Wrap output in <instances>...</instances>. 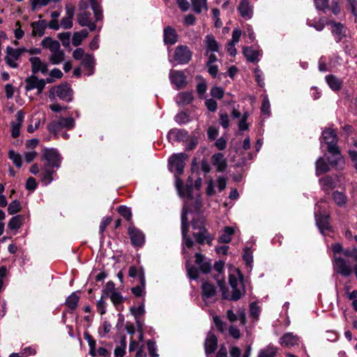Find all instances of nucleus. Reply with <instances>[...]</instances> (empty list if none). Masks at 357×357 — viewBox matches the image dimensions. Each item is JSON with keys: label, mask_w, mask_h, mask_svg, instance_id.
<instances>
[{"label": "nucleus", "mask_w": 357, "mask_h": 357, "mask_svg": "<svg viewBox=\"0 0 357 357\" xmlns=\"http://www.w3.org/2000/svg\"><path fill=\"white\" fill-rule=\"evenodd\" d=\"M63 76V73L59 68H54L50 73V77L45 79L46 83H52L54 79H60Z\"/></svg>", "instance_id": "nucleus-48"}, {"label": "nucleus", "mask_w": 357, "mask_h": 357, "mask_svg": "<svg viewBox=\"0 0 357 357\" xmlns=\"http://www.w3.org/2000/svg\"><path fill=\"white\" fill-rule=\"evenodd\" d=\"M212 163L218 172H224L227 167L226 160L222 153H217L213 155Z\"/></svg>", "instance_id": "nucleus-28"}, {"label": "nucleus", "mask_w": 357, "mask_h": 357, "mask_svg": "<svg viewBox=\"0 0 357 357\" xmlns=\"http://www.w3.org/2000/svg\"><path fill=\"white\" fill-rule=\"evenodd\" d=\"M54 93L56 96H58L61 100L70 102L72 100L73 97V90L68 84H62L59 85L55 88H53L50 91V98H51V96L54 97Z\"/></svg>", "instance_id": "nucleus-11"}, {"label": "nucleus", "mask_w": 357, "mask_h": 357, "mask_svg": "<svg viewBox=\"0 0 357 357\" xmlns=\"http://www.w3.org/2000/svg\"><path fill=\"white\" fill-rule=\"evenodd\" d=\"M82 63L85 68H87L89 70V72L87 73L88 75H91L93 73V69L95 65V59L92 55H85L83 58Z\"/></svg>", "instance_id": "nucleus-38"}, {"label": "nucleus", "mask_w": 357, "mask_h": 357, "mask_svg": "<svg viewBox=\"0 0 357 357\" xmlns=\"http://www.w3.org/2000/svg\"><path fill=\"white\" fill-rule=\"evenodd\" d=\"M194 97L192 92L185 91L179 93L175 100L178 105H185L190 104L193 100Z\"/></svg>", "instance_id": "nucleus-30"}, {"label": "nucleus", "mask_w": 357, "mask_h": 357, "mask_svg": "<svg viewBox=\"0 0 357 357\" xmlns=\"http://www.w3.org/2000/svg\"><path fill=\"white\" fill-rule=\"evenodd\" d=\"M335 268L337 272L345 277L351 273V268L342 257H335Z\"/></svg>", "instance_id": "nucleus-18"}, {"label": "nucleus", "mask_w": 357, "mask_h": 357, "mask_svg": "<svg viewBox=\"0 0 357 357\" xmlns=\"http://www.w3.org/2000/svg\"><path fill=\"white\" fill-rule=\"evenodd\" d=\"M270 107L271 105L268 96L266 95L263 96V101L261 106V113L264 115L269 116L271 114Z\"/></svg>", "instance_id": "nucleus-50"}, {"label": "nucleus", "mask_w": 357, "mask_h": 357, "mask_svg": "<svg viewBox=\"0 0 357 357\" xmlns=\"http://www.w3.org/2000/svg\"><path fill=\"white\" fill-rule=\"evenodd\" d=\"M175 185L178 193L181 197H190L192 195V185H183L182 180L177 176H175Z\"/></svg>", "instance_id": "nucleus-20"}, {"label": "nucleus", "mask_w": 357, "mask_h": 357, "mask_svg": "<svg viewBox=\"0 0 357 357\" xmlns=\"http://www.w3.org/2000/svg\"><path fill=\"white\" fill-rule=\"evenodd\" d=\"M188 158L185 153H180L172 155L169 159V168L170 171H175L178 175L183 172L185 160Z\"/></svg>", "instance_id": "nucleus-7"}, {"label": "nucleus", "mask_w": 357, "mask_h": 357, "mask_svg": "<svg viewBox=\"0 0 357 357\" xmlns=\"http://www.w3.org/2000/svg\"><path fill=\"white\" fill-rule=\"evenodd\" d=\"M195 264L203 273H208L211 269V261L207 260L205 256L199 252L195 254Z\"/></svg>", "instance_id": "nucleus-22"}, {"label": "nucleus", "mask_w": 357, "mask_h": 357, "mask_svg": "<svg viewBox=\"0 0 357 357\" xmlns=\"http://www.w3.org/2000/svg\"><path fill=\"white\" fill-rule=\"evenodd\" d=\"M323 139L327 144V150L329 153L340 158V150L337 145V137L335 131L327 128L322 132Z\"/></svg>", "instance_id": "nucleus-4"}, {"label": "nucleus", "mask_w": 357, "mask_h": 357, "mask_svg": "<svg viewBox=\"0 0 357 357\" xmlns=\"http://www.w3.org/2000/svg\"><path fill=\"white\" fill-rule=\"evenodd\" d=\"M326 81L333 91H339L342 85V81L333 75L326 76Z\"/></svg>", "instance_id": "nucleus-33"}, {"label": "nucleus", "mask_w": 357, "mask_h": 357, "mask_svg": "<svg viewBox=\"0 0 357 357\" xmlns=\"http://www.w3.org/2000/svg\"><path fill=\"white\" fill-rule=\"evenodd\" d=\"M88 31L83 29L80 31L75 32L73 34L72 43L74 46H78L81 44L82 41L88 36Z\"/></svg>", "instance_id": "nucleus-42"}, {"label": "nucleus", "mask_w": 357, "mask_h": 357, "mask_svg": "<svg viewBox=\"0 0 357 357\" xmlns=\"http://www.w3.org/2000/svg\"><path fill=\"white\" fill-rule=\"evenodd\" d=\"M261 54V52L259 50H247V60L251 62L258 61Z\"/></svg>", "instance_id": "nucleus-57"}, {"label": "nucleus", "mask_w": 357, "mask_h": 357, "mask_svg": "<svg viewBox=\"0 0 357 357\" xmlns=\"http://www.w3.org/2000/svg\"><path fill=\"white\" fill-rule=\"evenodd\" d=\"M147 347L148 351L151 357H158V354H157V347L155 342L152 340H149L147 342Z\"/></svg>", "instance_id": "nucleus-62"}, {"label": "nucleus", "mask_w": 357, "mask_h": 357, "mask_svg": "<svg viewBox=\"0 0 357 357\" xmlns=\"http://www.w3.org/2000/svg\"><path fill=\"white\" fill-rule=\"evenodd\" d=\"M235 229L233 227H225L222 234L218 238V242L221 243H228L231 241L232 236L234 234Z\"/></svg>", "instance_id": "nucleus-32"}, {"label": "nucleus", "mask_w": 357, "mask_h": 357, "mask_svg": "<svg viewBox=\"0 0 357 357\" xmlns=\"http://www.w3.org/2000/svg\"><path fill=\"white\" fill-rule=\"evenodd\" d=\"M41 45L51 52L49 61L52 64L58 65L64 61L65 53L61 49L60 43L57 40L46 37L42 40Z\"/></svg>", "instance_id": "nucleus-2"}, {"label": "nucleus", "mask_w": 357, "mask_h": 357, "mask_svg": "<svg viewBox=\"0 0 357 357\" xmlns=\"http://www.w3.org/2000/svg\"><path fill=\"white\" fill-rule=\"evenodd\" d=\"M169 79L171 82L176 86V89H182L187 84L186 77L182 71L170 70Z\"/></svg>", "instance_id": "nucleus-15"}, {"label": "nucleus", "mask_w": 357, "mask_h": 357, "mask_svg": "<svg viewBox=\"0 0 357 357\" xmlns=\"http://www.w3.org/2000/svg\"><path fill=\"white\" fill-rule=\"evenodd\" d=\"M299 338L292 333H287L280 338V343L282 347H291L298 344Z\"/></svg>", "instance_id": "nucleus-25"}, {"label": "nucleus", "mask_w": 357, "mask_h": 357, "mask_svg": "<svg viewBox=\"0 0 357 357\" xmlns=\"http://www.w3.org/2000/svg\"><path fill=\"white\" fill-rule=\"evenodd\" d=\"M75 126V121L72 116H59L56 120L52 121L47 125V130L56 137H59L63 130H72Z\"/></svg>", "instance_id": "nucleus-3"}, {"label": "nucleus", "mask_w": 357, "mask_h": 357, "mask_svg": "<svg viewBox=\"0 0 357 357\" xmlns=\"http://www.w3.org/2000/svg\"><path fill=\"white\" fill-rule=\"evenodd\" d=\"M175 121L179 124H184L188 121V116L185 112H179L176 115Z\"/></svg>", "instance_id": "nucleus-64"}, {"label": "nucleus", "mask_w": 357, "mask_h": 357, "mask_svg": "<svg viewBox=\"0 0 357 357\" xmlns=\"http://www.w3.org/2000/svg\"><path fill=\"white\" fill-rule=\"evenodd\" d=\"M20 210H21L20 202L17 199L13 201L11 203H10V204L8 205V212L10 215L15 214V213H18L19 211H20Z\"/></svg>", "instance_id": "nucleus-51"}, {"label": "nucleus", "mask_w": 357, "mask_h": 357, "mask_svg": "<svg viewBox=\"0 0 357 357\" xmlns=\"http://www.w3.org/2000/svg\"><path fill=\"white\" fill-rule=\"evenodd\" d=\"M193 237L196 242L200 245H203L205 243L208 245H211L214 238L213 236L205 228H201V230L198 232L193 233Z\"/></svg>", "instance_id": "nucleus-17"}, {"label": "nucleus", "mask_w": 357, "mask_h": 357, "mask_svg": "<svg viewBox=\"0 0 357 357\" xmlns=\"http://www.w3.org/2000/svg\"><path fill=\"white\" fill-rule=\"evenodd\" d=\"M104 296L102 295L100 299L97 302V310L100 314H104L106 312L107 303L103 299Z\"/></svg>", "instance_id": "nucleus-63"}, {"label": "nucleus", "mask_w": 357, "mask_h": 357, "mask_svg": "<svg viewBox=\"0 0 357 357\" xmlns=\"http://www.w3.org/2000/svg\"><path fill=\"white\" fill-rule=\"evenodd\" d=\"M142 272L144 273V268L142 267L137 268L135 266H131L128 270V276L132 278L137 277L139 280H140V274Z\"/></svg>", "instance_id": "nucleus-55"}, {"label": "nucleus", "mask_w": 357, "mask_h": 357, "mask_svg": "<svg viewBox=\"0 0 357 357\" xmlns=\"http://www.w3.org/2000/svg\"><path fill=\"white\" fill-rule=\"evenodd\" d=\"M330 169L328 164L322 158H319L316 162V174L320 175L328 172Z\"/></svg>", "instance_id": "nucleus-39"}, {"label": "nucleus", "mask_w": 357, "mask_h": 357, "mask_svg": "<svg viewBox=\"0 0 357 357\" xmlns=\"http://www.w3.org/2000/svg\"><path fill=\"white\" fill-rule=\"evenodd\" d=\"M146 280L144 273H141L139 284L131 289L132 293L137 297L142 296L145 294Z\"/></svg>", "instance_id": "nucleus-31"}, {"label": "nucleus", "mask_w": 357, "mask_h": 357, "mask_svg": "<svg viewBox=\"0 0 357 357\" xmlns=\"http://www.w3.org/2000/svg\"><path fill=\"white\" fill-rule=\"evenodd\" d=\"M332 197L335 204L339 206H344L347 202V196L343 192L337 190L333 192Z\"/></svg>", "instance_id": "nucleus-40"}, {"label": "nucleus", "mask_w": 357, "mask_h": 357, "mask_svg": "<svg viewBox=\"0 0 357 357\" xmlns=\"http://www.w3.org/2000/svg\"><path fill=\"white\" fill-rule=\"evenodd\" d=\"M29 61L31 64V72L33 75L40 73L43 75H45L48 73V66L47 63L43 61L38 56H32L29 59Z\"/></svg>", "instance_id": "nucleus-13"}, {"label": "nucleus", "mask_w": 357, "mask_h": 357, "mask_svg": "<svg viewBox=\"0 0 357 357\" xmlns=\"http://www.w3.org/2000/svg\"><path fill=\"white\" fill-rule=\"evenodd\" d=\"M204 44L206 49V54H208L210 52H217L219 50V45L214 36L211 34L206 36Z\"/></svg>", "instance_id": "nucleus-27"}, {"label": "nucleus", "mask_w": 357, "mask_h": 357, "mask_svg": "<svg viewBox=\"0 0 357 357\" xmlns=\"http://www.w3.org/2000/svg\"><path fill=\"white\" fill-rule=\"evenodd\" d=\"M24 113L20 110L16 114V121L12 123L11 135L13 137L16 138L20 135V128L24 121Z\"/></svg>", "instance_id": "nucleus-26"}, {"label": "nucleus", "mask_w": 357, "mask_h": 357, "mask_svg": "<svg viewBox=\"0 0 357 357\" xmlns=\"http://www.w3.org/2000/svg\"><path fill=\"white\" fill-rule=\"evenodd\" d=\"M55 171L51 169L47 166H45L42 174L41 182L43 185H47L53 181V174Z\"/></svg>", "instance_id": "nucleus-36"}, {"label": "nucleus", "mask_w": 357, "mask_h": 357, "mask_svg": "<svg viewBox=\"0 0 357 357\" xmlns=\"http://www.w3.org/2000/svg\"><path fill=\"white\" fill-rule=\"evenodd\" d=\"M316 222L320 231L324 234L325 231L330 230L329 215L326 214L317 215L315 213Z\"/></svg>", "instance_id": "nucleus-24"}, {"label": "nucleus", "mask_w": 357, "mask_h": 357, "mask_svg": "<svg viewBox=\"0 0 357 357\" xmlns=\"http://www.w3.org/2000/svg\"><path fill=\"white\" fill-rule=\"evenodd\" d=\"M42 158L47 161L46 166L48 167H60L61 157L56 149H44L42 151Z\"/></svg>", "instance_id": "nucleus-6"}, {"label": "nucleus", "mask_w": 357, "mask_h": 357, "mask_svg": "<svg viewBox=\"0 0 357 357\" xmlns=\"http://www.w3.org/2000/svg\"><path fill=\"white\" fill-rule=\"evenodd\" d=\"M46 82L43 79H39L34 75L28 77L25 79V90L29 91L37 89L38 94L40 93L45 86Z\"/></svg>", "instance_id": "nucleus-10"}, {"label": "nucleus", "mask_w": 357, "mask_h": 357, "mask_svg": "<svg viewBox=\"0 0 357 357\" xmlns=\"http://www.w3.org/2000/svg\"><path fill=\"white\" fill-rule=\"evenodd\" d=\"M128 235L132 244L135 247H142L145 242V236L144 233L131 225L128 228Z\"/></svg>", "instance_id": "nucleus-12"}, {"label": "nucleus", "mask_w": 357, "mask_h": 357, "mask_svg": "<svg viewBox=\"0 0 357 357\" xmlns=\"http://www.w3.org/2000/svg\"><path fill=\"white\" fill-rule=\"evenodd\" d=\"M319 183L321 189L326 194H328L330 190L335 187L334 179L330 176H326L319 178Z\"/></svg>", "instance_id": "nucleus-29"}, {"label": "nucleus", "mask_w": 357, "mask_h": 357, "mask_svg": "<svg viewBox=\"0 0 357 357\" xmlns=\"http://www.w3.org/2000/svg\"><path fill=\"white\" fill-rule=\"evenodd\" d=\"M115 284L112 281H109L106 283L105 289L102 290V294L104 296H108L113 292H116Z\"/></svg>", "instance_id": "nucleus-59"}, {"label": "nucleus", "mask_w": 357, "mask_h": 357, "mask_svg": "<svg viewBox=\"0 0 357 357\" xmlns=\"http://www.w3.org/2000/svg\"><path fill=\"white\" fill-rule=\"evenodd\" d=\"M188 132L183 129H172L167 134L169 142H184L188 139Z\"/></svg>", "instance_id": "nucleus-19"}, {"label": "nucleus", "mask_w": 357, "mask_h": 357, "mask_svg": "<svg viewBox=\"0 0 357 357\" xmlns=\"http://www.w3.org/2000/svg\"><path fill=\"white\" fill-rule=\"evenodd\" d=\"M26 48H13L12 47H7L6 50L5 62L12 68H17L19 66L18 61L20 60L22 54L25 52Z\"/></svg>", "instance_id": "nucleus-5"}, {"label": "nucleus", "mask_w": 357, "mask_h": 357, "mask_svg": "<svg viewBox=\"0 0 357 357\" xmlns=\"http://www.w3.org/2000/svg\"><path fill=\"white\" fill-rule=\"evenodd\" d=\"M77 22L82 26L89 27L91 31H93L96 29L95 23L92 22L91 13L89 10H84L77 14Z\"/></svg>", "instance_id": "nucleus-16"}, {"label": "nucleus", "mask_w": 357, "mask_h": 357, "mask_svg": "<svg viewBox=\"0 0 357 357\" xmlns=\"http://www.w3.org/2000/svg\"><path fill=\"white\" fill-rule=\"evenodd\" d=\"M130 311L135 319H137L139 317L145 313L144 305L142 303L138 307L132 306L130 308Z\"/></svg>", "instance_id": "nucleus-54"}, {"label": "nucleus", "mask_w": 357, "mask_h": 357, "mask_svg": "<svg viewBox=\"0 0 357 357\" xmlns=\"http://www.w3.org/2000/svg\"><path fill=\"white\" fill-rule=\"evenodd\" d=\"M32 35L34 36H42L45 33L46 24L44 21L35 22L32 24Z\"/></svg>", "instance_id": "nucleus-35"}, {"label": "nucleus", "mask_w": 357, "mask_h": 357, "mask_svg": "<svg viewBox=\"0 0 357 357\" xmlns=\"http://www.w3.org/2000/svg\"><path fill=\"white\" fill-rule=\"evenodd\" d=\"M111 301L112 303L117 307L119 304L122 303L123 301V298L121 294L119 291L113 292L109 295Z\"/></svg>", "instance_id": "nucleus-58"}, {"label": "nucleus", "mask_w": 357, "mask_h": 357, "mask_svg": "<svg viewBox=\"0 0 357 357\" xmlns=\"http://www.w3.org/2000/svg\"><path fill=\"white\" fill-rule=\"evenodd\" d=\"M79 302V296L76 293H72L66 301V305L72 310H75Z\"/></svg>", "instance_id": "nucleus-45"}, {"label": "nucleus", "mask_w": 357, "mask_h": 357, "mask_svg": "<svg viewBox=\"0 0 357 357\" xmlns=\"http://www.w3.org/2000/svg\"><path fill=\"white\" fill-rule=\"evenodd\" d=\"M84 338L87 341L88 344L90 348V354L94 356V350L96 349V341L93 340V337L88 333H84Z\"/></svg>", "instance_id": "nucleus-52"}, {"label": "nucleus", "mask_w": 357, "mask_h": 357, "mask_svg": "<svg viewBox=\"0 0 357 357\" xmlns=\"http://www.w3.org/2000/svg\"><path fill=\"white\" fill-rule=\"evenodd\" d=\"M188 211L184 207L181 213V231H182V236H183V247L186 248H191L192 247L194 242L192 240L187 236L188 231Z\"/></svg>", "instance_id": "nucleus-9"}, {"label": "nucleus", "mask_w": 357, "mask_h": 357, "mask_svg": "<svg viewBox=\"0 0 357 357\" xmlns=\"http://www.w3.org/2000/svg\"><path fill=\"white\" fill-rule=\"evenodd\" d=\"M8 158L17 168L22 167V157L18 153L13 150H10L8 152Z\"/></svg>", "instance_id": "nucleus-46"}, {"label": "nucleus", "mask_w": 357, "mask_h": 357, "mask_svg": "<svg viewBox=\"0 0 357 357\" xmlns=\"http://www.w3.org/2000/svg\"><path fill=\"white\" fill-rule=\"evenodd\" d=\"M118 212L121 215L125 218L127 220H130L132 218L131 210L129 207L126 206H120L118 208Z\"/></svg>", "instance_id": "nucleus-56"}, {"label": "nucleus", "mask_w": 357, "mask_h": 357, "mask_svg": "<svg viewBox=\"0 0 357 357\" xmlns=\"http://www.w3.org/2000/svg\"><path fill=\"white\" fill-rule=\"evenodd\" d=\"M24 217L21 215L13 217L8 222V227L10 229H18L22 225Z\"/></svg>", "instance_id": "nucleus-41"}, {"label": "nucleus", "mask_w": 357, "mask_h": 357, "mask_svg": "<svg viewBox=\"0 0 357 357\" xmlns=\"http://www.w3.org/2000/svg\"><path fill=\"white\" fill-rule=\"evenodd\" d=\"M278 351V348L271 344L260 350L258 357H275Z\"/></svg>", "instance_id": "nucleus-34"}, {"label": "nucleus", "mask_w": 357, "mask_h": 357, "mask_svg": "<svg viewBox=\"0 0 357 357\" xmlns=\"http://www.w3.org/2000/svg\"><path fill=\"white\" fill-rule=\"evenodd\" d=\"M225 263L222 261H216L214 264V269L218 272L216 276L217 283L222 291V298L227 300L237 301L244 290L243 275L238 268L234 266H230L229 268V282L231 291L225 289V282L222 276V272L224 269Z\"/></svg>", "instance_id": "nucleus-1"}, {"label": "nucleus", "mask_w": 357, "mask_h": 357, "mask_svg": "<svg viewBox=\"0 0 357 357\" xmlns=\"http://www.w3.org/2000/svg\"><path fill=\"white\" fill-rule=\"evenodd\" d=\"M90 3L93 11L96 21L101 20L102 19V11L100 6L98 3L97 0H90Z\"/></svg>", "instance_id": "nucleus-43"}, {"label": "nucleus", "mask_w": 357, "mask_h": 357, "mask_svg": "<svg viewBox=\"0 0 357 357\" xmlns=\"http://www.w3.org/2000/svg\"><path fill=\"white\" fill-rule=\"evenodd\" d=\"M342 29L343 26L340 23H333L332 26V32L333 34H335L338 40H340L342 36Z\"/></svg>", "instance_id": "nucleus-60"}, {"label": "nucleus", "mask_w": 357, "mask_h": 357, "mask_svg": "<svg viewBox=\"0 0 357 357\" xmlns=\"http://www.w3.org/2000/svg\"><path fill=\"white\" fill-rule=\"evenodd\" d=\"M61 0H33L31 1V8L36 10L38 8L45 6L51 2L57 3Z\"/></svg>", "instance_id": "nucleus-49"}, {"label": "nucleus", "mask_w": 357, "mask_h": 357, "mask_svg": "<svg viewBox=\"0 0 357 357\" xmlns=\"http://www.w3.org/2000/svg\"><path fill=\"white\" fill-rule=\"evenodd\" d=\"M126 341L123 338L121 340L119 345H117L114 349L115 357H123L126 353Z\"/></svg>", "instance_id": "nucleus-47"}, {"label": "nucleus", "mask_w": 357, "mask_h": 357, "mask_svg": "<svg viewBox=\"0 0 357 357\" xmlns=\"http://www.w3.org/2000/svg\"><path fill=\"white\" fill-rule=\"evenodd\" d=\"M218 346V339L216 336L208 333L205 340V352L208 357L209 354H212L216 350Z\"/></svg>", "instance_id": "nucleus-23"}, {"label": "nucleus", "mask_w": 357, "mask_h": 357, "mask_svg": "<svg viewBox=\"0 0 357 357\" xmlns=\"http://www.w3.org/2000/svg\"><path fill=\"white\" fill-rule=\"evenodd\" d=\"M192 57V52L186 45H179L174 52V60L179 64L188 63Z\"/></svg>", "instance_id": "nucleus-8"}, {"label": "nucleus", "mask_w": 357, "mask_h": 357, "mask_svg": "<svg viewBox=\"0 0 357 357\" xmlns=\"http://www.w3.org/2000/svg\"><path fill=\"white\" fill-rule=\"evenodd\" d=\"M178 34L176 30L170 26L165 27L163 30V40L166 45H174L178 41Z\"/></svg>", "instance_id": "nucleus-21"}, {"label": "nucleus", "mask_w": 357, "mask_h": 357, "mask_svg": "<svg viewBox=\"0 0 357 357\" xmlns=\"http://www.w3.org/2000/svg\"><path fill=\"white\" fill-rule=\"evenodd\" d=\"M192 9L196 13H201L208 10L207 0H190Z\"/></svg>", "instance_id": "nucleus-37"}, {"label": "nucleus", "mask_w": 357, "mask_h": 357, "mask_svg": "<svg viewBox=\"0 0 357 357\" xmlns=\"http://www.w3.org/2000/svg\"><path fill=\"white\" fill-rule=\"evenodd\" d=\"M186 268L189 278L192 280H197L199 277V271L189 262L186 263Z\"/></svg>", "instance_id": "nucleus-53"}, {"label": "nucleus", "mask_w": 357, "mask_h": 357, "mask_svg": "<svg viewBox=\"0 0 357 357\" xmlns=\"http://www.w3.org/2000/svg\"><path fill=\"white\" fill-rule=\"evenodd\" d=\"M202 299L206 305L213 303L215 301L216 290L215 287L208 283L204 282L202 286Z\"/></svg>", "instance_id": "nucleus-14"}, {"label": "nucleus", "mask_w": 357, "mask_h": 357, "mask_svg": "<svg viewBox=\"0 0 357 357\" xmlns=\"http://www.w3.org/2000/svg\"><path fill=\"white\" fill-rule=\"evenodd\" d=\"M224 90L222 88L219 86H213L211 89V95L215 98L222 99L224 96Z\"/></svg>", "instance_id": "nucleus-61"}, {"label": "nucleus", "mask_w": 357, "mask_h": 357, "mask_svg": "<svg viewBox=\"0 0 357 357\" xmlns=\"http://www.w3.org/2000/svg\"><path fill=\"white\" fill-rule=\"evenodd\" d=\"M261 312V307L258 305L257 302H252L250 304V315L253 321H257Z\"/></svg>", "instance_id": "nucleus-44"}]
</instances>
